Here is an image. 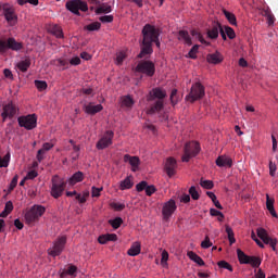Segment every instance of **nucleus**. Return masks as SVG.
I'll return each mask as SVG.
<instances>
[{"label":"nucleus","mask_w":278,"mask_h":278,"mask_svg":"<svg viewBox=\"0 0 278 278\" xmlns=\"http://www.w3.org/2000/svg\"><path fill=\"white\" fill-rule=\"evenodd\" d=\"M162 31L160 28L155 27L151 24H146L141 30L142 42H141V51L137 55L140 60L142 58H147L153 54V41L160 38Z\"/></svg>","instance_id":"nucleus-1"},{"label":"nucleus","mask_w":278,"mask_h":278,"mask_svg":"<svg viewBox=\"0 0 278 278\" xmlns=\"http://www.w3.org/2000/svg\"><path fill=\"white\" fill-rule=\"evenodd\" d=\"M164 99H166V91L164 89H152L147 98L148 101L153 102L150 104L148 114H157V112H162V110H164Z\"/></svg>","instance_id":"nucleus-2"},{"label":"nucleus","mask_w":278,"mask_h":278,"mask_svg":"<svg viewBox=\"0 0 278 278\" xmlns=\"http://www.w3.org/2000/svg\"><path fill=\"white\" fill-rule=\"evenodd\" d=\"M66 184L67 182L64 180V178L60 177L59 175H54L51 178L50 195L53 199H60V197H62L66 190Z\"/></svg>","instance_id":"nucleus-3"},{"label":"nucleus","mask_w":278,"mask_h":278,"mask_svg":"<svg viewBox=\"0 0 278 278\" xmlns=\"http://www.w3.org/2000/svg\"><path fill=\"white\" fill-rule=\"evenodd\" d=\"M199 153H201V144L197 141H189L185 144L181 161L188 162L189 160H192V157H197Z\"/></svg>","instance_id":"nucleus-4"},{"label":"nucleus","mask_w":278,"mask_h":278,"mask_svg":"<svg viewBox=\"0 0 278 278\" xmlns=\"http://www.w3.org/2000/svg\"><path fill=\"white\" fill-rule=\"evenodd\" d=\"M205 97V87L201 83H195L191 86L189 94L186 96V101L194 103Z\"/></svg>","instance_id":"nucleus-5"},{"label":"nucleus","mask_w":278,"mask_h":278,"mask_svg":"<svg viewBox=\"0 0 278 278\" xmlns=\"http://www.w3.org/2000/svg\"><path fill=\"white\" fill-rule=\"evenodd\" d=\"M65 8L76 16H81L79 10L80 12H88V3L81 0H70L66 2Z\"/></svg>","instance_id":"nucleus-6"},{"label":"nucleus","mask_w":278,"mask_h":278,"mask_svg":"<svg viewBox=\"0 0 278 278\" xmlns=\"http://www.w3.org/2000/svg\"><path fill=\"white\" fill-rule=\"evenodd\" d=\"M45 212H47V208H45V206L42 205L35 204L34 206H31V208L25 214V220L27 225L36 223V220H38V218H40V216H42Z\"/></svg>","instance_id":"nucleus-7"},{"label":"nucleus","mask_w":278,"mask_h":278,"mask_svg":"<svg viewBox=\"0 0 278 278\" xmlns=\"http://www.w3.org/2000/svg\"><path fill=\"white\" fill-rule=\"evenodd\" d=\"M17 123L27 131H31V129H36L38 125V116L36 114L22 115L17 118Z\"/></svg>","instance_id":"nucleus-8"},{"label":"nucleus","mask_w":278,"mask_h":278,"mask_svg":"<svg viewBox=\"0 0 278 278\" xmlns=\"http://www.w3.org/2000/svg\"><path fill=\"white\" fill-rule=\"evenodd\" d=\"M135 72L153 77L155 75V64L152 61H140L135 67Z\"/></svg>","instance_id":"nucleus-9"},{"label":"nucleus","mask_w":278,"mask_h":278,"mask_svg":"<svg viewBox=\"0 0 278 278\" xmlns=\"http://www.w3.org/2000/svg\"><path fill=\"white\" fill-rule=\"evenodd\" d=\"M8 49H11V51H21L23 49V43L16 41L14 38L0 39V53H5Z\"/></svg>","instance_id":"nucleus-10"},{"label":"nucleus","mask_w":278,"mask_h":278,"mask_svg":"<svg viewBox=\"0 0 278 278\" xmlns=\"http://www.w3.org/2000/svg\"><path fill=\"white\" fill-rule=\"evenodd\" d=\"M64 247H66V237H60L52 248L48 250L49 255L52 257H58V255H62V251H64Z\"/></svg>","instance_id":"nucleus-11"},{"label":"nucleus","mask_w":278,"mask_h":278,"mask_svg":"<svg viewBox=\"0 0 278 278\" xmlns=\"http://www.w3.org/2000/svg\"><path fill=\"white\" fill-rule=\"evenodd\" d=\"M176 211L177 203H175V200L170 199L169 201L165 202L162 207L163 220H170V216H173Z\"/></svg>","instance_id":"nucleus-12"},{"label":"nucleus","mask_w":278,"mask_h":278,"mask_svg":"<svg viewBox=\"0 0 278 278\" xmlns=\"http://www.w3.org/2000/svg\"><path fill=\"white\" fill-rule=\"evenodd\" d=\"M256 233L260 239L264 242V244H269L273 251H277V239L268 236V232L264 228H257Z\"/></svg>","instance_id":"nucleus-13"},{"label":"nucleus","mask_w":278,"mask_h":278,"mask_svg":"<svg viewBox=\"0 0 278 278\" xmlns=\"http://www.w3.org/2000/svg\"><path fill=\"white\" fill-rule=\"evenodd\" d=\"M2 10H3V15L5 17V21L8 23H10V25H12V23H16V21H18V16H16L13 5L4 3L2 5Z\"/></svg>","instance_id":"nucleus-14"},{"label":"nucleus","mask_w":278,"mask_h":278,"mask_svg":"<svg viewBox=\"0 0 278 278\" xmlns=\"http://www.w3.org/2000/svg\"><path fill=\"white\" fill-rule=\"evenodd\" d=\"M114 139V131L108 130L104 136L97 142V149L99 151H103V149H108L110 144H112V140Z\"/></svg>","instance_id":"nucleus-15"},{"label":"nucleus","mask_w":278,"mask_h":278,"mask_svg":"<svg viewBox=\"0 0 278 278\" xmlns=\"http://www.w3.org/2000/svg\"><path fill=\"white\" fill-rule=\"evenodd\" d=\"M16 112H17V109L13 102H9L8 104H5L3 106V112L1 113L3 123H5L7 118H14V116H16Z\"/></svg>","instance_id":"nucleus-16"},{"label":"nucleus","mask_w":278,"mask_h":278,"mask_svg":"<svg viewBox=\"0 0 278 278\" xmlns=\"http://www.w3.org/2000/svg\"><path fill=\"white\" fill-rule=\"evenodd\" d=\"M124 162L128 163L131 166L132 173H138V170H140V157L125 154Z\"/></svg>","instance_id":"nucleus-17"},{"label":"nucleus","mask_w":278,"mask_h":278,"mask_svg":"<svg viewBox=\"0 0 278 278\" xmlns=\"http://www.w3.org/2000/svg\"><path fill=\"white\" fill-rule=\"evenodd\" d=\"M220 29H223V25L218 22H213L212 27L206 30L207 38L216 40V38H218V34H220Z\"/></svg>","instance_id":"nucleus-18"},{"label":"nucleus","mask_w":278,"mask_h":278,"mask_svg":"<svg viewBox=\"0 0 278 278\" xmlns=\"http://www.w3.org/2000/svg\"><path fill=\"white\" fill-rule=\"evenodd\" d=\"M215 164L219 168H231L233 166V160L227 155H219L216 159Z\"/></svg>","instance_id":"nucleus-19"},{"label":"nucleus","mask_w":278,"mask_h":278,"mask_svg":"<svg viewBox=\"0 0 278 278\" xmlns=\"http://www.w3.org/2000/svg\"><path fill=\"white\" fill-rule=\"evenodd\" d=\"M166 175L173 177L177 173V161L174 157H168L165 163Z\"/></svg>","instance_id":"nucleus-20"},{"label":"nucleus","mask_w":278,"mask_h":278,"mask_svg":"<svg viewBox=\"0 0 278 278\" xmlns=\"http://www.w3.org/2000/svg\"><path fill=\"white\" fill-rule=\"evenodd\" d=\"M83 110L84 112H86V114L94 115V114H99V112L103 110V105L101 104L94 105L92 103H89V104H85Z\"/></svg>","instance_id":"nucleus-21"},{"label":"nucleus","mask_w":278,"mask_h":278,"mask_svg":"<svg viewBox=\"0 0 278 278\" xmlns=\"http://www.w3.org/2000/svg\"><path fill=\"white\" fill-rule=\"evenodd\" d=\"M178 40H181L185 45H188V47H192V38L188 30H179Z\"/></svg>","instance_id":"nucleus-22"},{"label":"nucleus","mask_w":278,"mask_h":278,"mask_svg":"<svg viewBox=\"0 0 278 278\" xmlns=\"http://www.w3.org/2000/svg\"><path fill=\"white\" fill-rule=\"evenodd\" d=\"M134 188V176H128L119 182V190H131Z\"/></svg>","instance_id":"nucleus-23"},{"label":"nucleus","mask_w":278,"mask_h":278,"mask_svg":"<svg viewBox=\"0 0 278 278\" xmlns=\"http://www.w3.org/2000/svg\"><path fill=\"white\" fill-rule=\"evenodd\" d=\"M84 179V172H76L73 176L67 180L70 186H75V184L81 182Z\"/></svg>","instance_id":"nucleus-24"},{"label":"nucleus","mask_w":278,"mask_h":278,"mask_svg":"<svg viewBox=\"0 0 278 278\" xmlns=\"http://www.w3.org/2000/svg\"><path fill=\"white\" fill-rule=\"evenodd\" d=\"M206 60L208 64H220V62H223V56L220 55V53L215 52V53L208 54L206 56Z\"/></svg>","instance_id":"nucleus-25"},{"label":"nucleus","mask_w":278,"mask_h":278,"mask_svg":"<svg viewBox=\"0 0 278 278\" xmlns=\"http://www.w3.org/2000/svg\"><path fill=\"white\" fill-rule=\"evenodd\" d=\"M187 255H188L189 260H191L192 262H195V264H198V266H205V261H203V258H201V256H199L193 251H189L187 253Z\"/></svg>","instance_id":"nucleus-26"},{"label":"nucleus","mask_w":278,"mask_h":278,"mask_svg":"<svg viewBox=\"0 0 278 278\" xmlns=\"http://www.w3.org/2000/svg\"><path fill=\"white\" fill-rule=\"evenodd\" d=\"M134 98L131 96H124L122 98V108H126L127 110H131L134 108Z\"/></svg>","instance_id":"nucleus-27"},{"label":"nucleus","mask_w":278,"mask_h":278,"mask_svg":"<svg viewBox=\"0 0 278 278\" xmlns=\"http://www.w3.org/2000/svg\"><path fill=\"white\" fill-rule=\"evenodd\" d=\"M30 66H31V60H29V59H25L24 61H20L17 63V68L22 73H27V71L29 70Z\"/></svg>","instance_id":"nucleus-28"},{"label":"nucleus","mask_w":278,"mask_h":278,"mask_svg":"<svg viewBox=\"0 0 278 278\" xmlns=\"http://www.w3.org/2000/svg\"><path fill=\"white\" fill-rule=\"evenodd\" d=\"M127 254L130 257H136V255H140V242L132 243L130 249L127 251Z\"/></svg>","instance_id":"nucleus-29"},{"label":"nucleus","mask_w":278,"mask_h":278,"mask_svg":"<svg viewBox=\"0 0 278 278\" xmlns=\"http://www.w3.org/2000/svg\"><path fill=\"white\" fill-rule=\"evenodd\" d=\"M267 200H266V207L269 212V214L274 217L277 218V212L275 211V202L270 200V197L267 194Z\"/></svg>","instance_id":"nucleus-30"},{"label":"nucleus","mask_w":278,"mask_h":278,"mask_svg":"<svg viewBox=\"0 0 278 278\" xmlns=\"http://www.w3.org/2000/svg\"><path fill=\"white\" fill-rule=\"evenodd\" d=\"M237 255L240 264H249L251 261V256L247 255L242 250H237Z\"/></svg>","instance_id":"nucleus-31"},{"label":"nucleus","mask_w":278,"mask_h":278,"mask_svg":"<svg viewBox=\"0 0 278 278\" xmlns=\"http://www.w3.org/2000/svg\"><path fill=\"white\" fill-rule=\"evenodd\" d=\"M191 36L197 38L199 42H201V45H205L206 47H210L211 43L207 40H205V38H203V35L198 30L195 29L191 30Z\"/></svg>","instance_id":"nucleus-32"},{"label":"nucleus","mask_w":278,"mask_h":278,"mask_svg":"<svg viewBox=\"0 0 278 278\" xmlns=\"http://www.w3.org/2000/svg\"><path fill=\"white\" fill-rule=\"evenodd\" d=\"M50 31L55 38H64V33L62 31V27L60 25H53L50 28Z\"/></svg>","instance_id":"nucleus-33"},{"label":"nucleus","mask_w":278,"mask_h":278,"mask_svg":"<svg viewBox=\"0 0 278 278\" xmlns=\"http://www.w3.org/2000/svg\"><path fill=\"white\" fill-rule=\"evenodd\" d=\"M224 15L226 16L228 23H230V25H238V22L236 20V14L227 11V10H224Z\"/></svg>","instance_id":"nucleus-34"},{"label":"nucleus","mask_w":278,"mask_h":278,"mask_svg":"<svg viewBox=\"0 0 278 278\" xmlns=\"http://www.w3.org/2000/svg\"><path fill=\"white\" fill-rule=\"evenodd\" d=\"M112 12V7L108 4H102L96 9V14H110Z\"/></svg>","instance_id":"nucleus-35"},{"label":"nucleus","mask_w":278,"mask_h":278,"mask_svg":"<svg viewBox=\"0 0 278 278\" xmlns=\"http://www.w3.org/2000/svg\"><path fill=\"white\" fill-rule=\"evenodd\" d=\"M248 264H251L253 268H260V266H262V258L257 256H250Z\"/></svg>","instance_id":"nucleus-36"},{"label":"nucleus","mask_w":278,"mask_h":278,"mask_svg":"<svg viewBox=\"0 0 278 278\" xmlns=\"http://www.w3.org/2000/svg\"><path fill=\"white\" fill-rule=\"evenodd\" d=\"M109 225H111V227H113V229H118L121 227V225H123V218L115 217L114 219H110Z\"/></svg>","instance_id":"nucleus-37"},{"label":"nucleus","mask_w":278,"mask_h":278,"mask_svg":"<svg viewBox=\"0 0 278 278\" xmlns=\"http://www.w3.org/2000/svg\"><path fill=\"white\" fill-rule=\"evenodd\" d=\"M226 233L228 236V240L230 244H236V237L233 235V229L229 227V225H226Z\"/></svg>","instance_id":"nucleus-38"},{"label":"nucleus","mask_w":278,"mask_h":278,"mask_svg":"<svg viewBox=\"0 0 278 278\" xmlns=\"http://www.w3.org/2000/svg\"><path fill=\"white\" fill-rule=\"evenodd\" d=\"M70 143L73 146V153H72V160H78L79 159V151H80V148L79 146H76L75 144V141L73 140H70Z\"/></svg>","instance_id":"nucleus-39"},{"label":"nucleus","mask_w":278,"mask_h":278,"mask_svg":"<svg viewBox=\"0 0 278 278\" xmlns=\"http://www.w3.org/2000/svg\"><path fill=\"white\" fill-rule=\"evenodd\" d=\"M87 31H99L101 29V23L99 22H93L85 27Z\"/></svg>","instance_id":"nucleus-40"},{"label":"nucleus","mask_w":278,"mask_h":278,"mask_svg":"<svg viewBox=\"0 0 278 278\" xmlns=\"http://www.w3.org/2000/svg\"><path fill=\"white\" fill-rule=\"evenodd\" d=\"M197 53H199V45H194L191 50L189 51L187 58L190 60H197Z\"/></svg>","instance_id":"nucleus-41"},{"label":"nucleus","mask_w":278,"mask_h":278,"mask_svg":"<svg viewBox=\"0 0 278 278\" xmlns=\"http://www.w3.org/2000/svg\"><path fill=\"white\" fill-rule=\"evenodd\" d=\"M189 194L191 199H193V201H199V199L201 198V195L199 194V191H197V187L194 186L190 187Z\"/></svg>","instance_id":"nucleus-42"},{"label":"nucleus","mask_w":278,"mask_h":278,"mask_svg":"<svg viewBox=\"0 0 278 278\" xmlns=\"http://www.w3.org/2000/svg\"><path fill=\"white\" fill-rule=\"evenodd\" d=\"M35 86L39 92H42L43 90H47V81L45 80H35Z\"/></svg>","instance_id":"nucleus-43"},{"label":"nucleus","mask_w":278,"mask_h":278,"mask_svg":"<svg viewBox=\"0 0 278 278\" xmlns=\"http://www.w3.org/2000/svg\"><path fill=\"white\" fill-rule=\"evenodd\" d=\"M10 164V153L4 155V157L0 156V168H8Z\"/></svg>","instance_id":"nucleus-44"},{"label":"nucleus","mask_w":278,"mask_h":278,"mask_svg":"<svg viewBox=\"0 0 278 278\" xmlns=\"http://www.w3.org/2000/svg\"><path fill=\"white\" fill-rule=\"evenodd\" d=\"M217 266L219 268H225L226 270H229L230 273H233V267L229 263H227V261H219L217 263Z\"/></svg>","instance_id":"nucleus-45"},{"label":"nucleus","mask_w":278,"mask_h":278,"mask_svg":"<svg viewBox=\"0 0 278 278\" xmlns=\"http://www.w3.org/2000/svg\"><path fill=\"white\" fill-rule=\"evenodd\" d=\"M224 31L226 33L227 37L230 40H233V38H236V30H233V28H231L229 26H225Z\"/></svg>","instance_id":"nucleus-46"},{"label":"nucleus","mask_w":278,"mask_h":278,"mask_svg":"<svg viewBox=\"0 0 278 278\" xmlns=\"http://www.w3.org/2000/svg\"><path fill=\"white\" fill-rule=\"evenodd\" d=\"M200 186L205 188V190H212V188H214V182L212 180H201Z\"/></svg>","instance_id":"nucleus-47"},{"label":"nucleus","mask_w":278,"mask_h":278,"mask_svg":"<svg viewBox=\"0 0 278 278\" xmlns=\"http://www.w3.org/2000/svg\"><path fill=\"white\" fill-rule=\"evenodd\" d=\"M66 270V275H70L71 277H77V266L75 265H68Z\"/></svg>","instance_id":"nucleus-48"},{"label":"nucleus","mask_w":278,"mask_h":278,"mask_svg":"<svg viewBox=\"0 0 278 278\" xmlns=\"http://www.w3.org/2000/svg\"><path fill=\"white\" fill-rule=\"evenodd\" d=\"M16 186H18V175H15L13 177V179L11 180L10 186H9V192H12V190H14V188H16Z\"/></svg>","instance_id":"nucleus-49"},{"label":"nucleus","mask_w":278,"mask_h":278,"mask_svg":"<svg viewBox=\"0 0 278 278\" xmlns=\"http://www.w3.org/2000/svg\"><path fill=\"white\" fill-rule=\"evenodd\" d=\"M111 207H113V210H115V212H123V210L125 208V204L118 203V202H113V203H111Z\"/></svg>","instance_id":"nucleus-50"},{"label":"nucleus","mask_w":278,"mask_h":278,"mask_svg":"<svg viewBox=\"0 0 278 278\" xmlns=\"http://www.w3.org/2000/svg\"><path fill=\"white\" fill-rule=\"evenodd\" d=\"M275 173H277V164L273 163V160H269V175H270V177H275Z\"/></svg>","instance_id":"nucleus-51"},{"label":"nucleus","mask_w":278,"mask_h":278,"mask_svg":"<svg viewBox=\"0 0 278 278\" xmlns=\"http://www.w3.org/2000/svg\"><path fill=\"white\" fill-rule=\"evenodd\" d=\"M148 186L149 185L147 184V181L143 180L136 185V190H137V192H142L143 190H147Z\"/></svg>","instance_id":"nucleus-52"},{"label":"nucleus","mask_w":278,"mask_h":278,"mask_svg":"<svg viewBox=\"0 0 278 278\" xmlns=\"http://www.w3.org/2000/svg\"><path fill=\"white\" fill-rule=\"evenodd\" d=\"M101 23H112L114 21V15H103L99 17Z\"/></svg>","instance_id":"nucleus-53"},{"label":"nucleus","mask_w":278,"mask_h":278,"mask_svg":"<svg viewBox=\"0 0 278 278\" xmlns=\"http://www.w3.org/2000/svg\"><path fill=\"white\" fill-rule=\"evenodd\" d=\"M202 249H210L212 247V241H210V237L206 236L204 240L201 242Z\"/></svg>","instance_id":"nucleus-54"},{"label":"nucleus","mask_w":278,"mask_h":278,"mask_svg":"<svg viewBox=\"0 0 278 278\" xmlns=\"http://www.w3.org/2000/svg\"><path fill=\"white\" fill-rule=\"evenodd\" d=\"M18 5H25V3H30V5H38V0H17Z\"/></svg>","instance_id":"nucleus-55"},{"label":"nucleus","mask_w":278,"mask_h":278,"mask_svg":"<svg viewBox=\"0 0 278 278\" xmlns=\"http://www.w3.org/2000/svg\"><path fill=\"white\" fill-rule=\"evenodd\" d=\"M101 191H103V188H97V187H92L91 188V197H101Z\"/></svg>","instance_id":"nucleus-56"},{"label":"nucleus","mask_w":278,"mask_h":278,"mask_svg":"<svg viewBox=\"0 0 278 278\" xmlns=\"http://www.w3.org/2000/svg\"><path fill=\"white\" fill-rule=\"evenodd\" d=\"M175 97H177V89L172 90V93L169 97L172 105H176L177 103V99H175Z\"/></svg>","instance_id":"nucleus-57"},{"label":"nucleus","mask_w":278,"mask_h":278,"mask_svg":"<svg viewBox=\"0 0 278 278\" xmlns=\"http://www.w3.org/2000/svg\"><path fill=\"white\" fill-rule=\"evenodd\" d=\"M210 214H211V216H220L222 218H225V215L223 214V212H220L216 208H211Z\"/></svg>","instance_id":"nucleus-58"},{"label":"nucleus","mask_w":278,"mask_h":278,"mask_svg":"<svg viewBox=\"0 0 278 278\" xmlns=\"http://www.w3.org/2000/svg\"><path fill=\"white\" fill-rule=\"evenodd\" d=\"M13 210H14V204L12 203V201H8L4 206V212H8L9 214H11Z\"/></svg>","instance_id":"nucleus-59"},{"label":"nucleus","mask_w":278,"mask_h":278,"mask_svg":"<svg viewBox=\"0 0 278 278\" xmlns=\"http://www.w3.org/2000/svg\"><path fill=\"white\" fill-rule=\"evenodd\" d=\"M155 192V186H149L146 187V194L147 197H151Z\"/></svg>","instance_id":"nucleus-60"},{"label":"nucleus","mask_w":278,"mask_h":278,"mask_svg":"<svg viewBox=\"0 0 278 278\" xmlns=\"http://www.w3.org/2000/svg\"><path fill=\"white\" fill-rule=\"evenodd\" d=\"M70 64H72V66H79V64H81V59H79V56H75L71 59Z\"/></svg>","instance_id":"nucleus-61"},{"label":"nucleus","mask_w":278,"mask_h":278,"mask_svg":"<svg viewBox=\"0 0 278 278\" xmlns=\"http://www.w3.org/2000/svg\"><path fill=\"white\" fill-rule=\"evenodd\" d=\"M125 53L124 52H119L117 53V56H116V63L117 64H123V62L125 61Z\"/></svg>","instance_id":"nucleus-62"},{"label":"nucleus","mask_w":278,"mask_h":278,"mask_svg":"<svg viewBox=\"0 0 278 278\" xmlns=\"http://www.w3.org/2000/svg\"><path fill=\"white\" fill-rule=\"evenodd\" d=\"M98 242L99 244H108L109 240H108V235H101L99 238H98Z\"/></svg>","instance_id":"nucleus-63"},{"label":"nucleus","mask_w":278,"mask_h":278,"mask_svg":"<svg viewBox=\"0 0 278 278\" xmlns=\"http://www.w3.org/2000/svg\"><path fill=\"white\" fill-rule=\"evenodd\" d=\"M38 177V172L37 170H30L26 175V179H36Z\"/></svg>","instance_id":"nucleus-64"}]
</instances>
